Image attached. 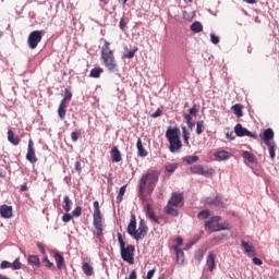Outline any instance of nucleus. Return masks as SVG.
<instances>
[{
    "mask_svg": "<svg viewBox=\"0 0 279 279\" xmlns=\"http://www.w3.org/2000/svg\"><path fill=\"white\" fill-rule=\"evenodd\" d=\"M205 204H208L209 206H217L218 208H226V202H223V198L220 195H217L215 198H206Z\"/></svg>",
    "mask_w": 279,
    "mask_h": 279,
    "instance_id": "12",
    "label": "nucleus"
},
{
    "mask_svg": "<svg viewBox=\"0 0 279 279\" xmlns=\"http://www.w3.org/2000/svg\"><path fill=\"white\" fill-rule=\"evenodd\" d=\"M136 51H138V48L134 47L133 50H130L126 54H124V58L132 60V58H134V56H136Z\"/></svg>",
    "mask_w": 279,
    "mask_h": 279,
    "instance_id": "40",
    "label": "nucleus"
},
{
    "mask_svg": "<svg viewBox=\"0 0 279 279\" xmlns=\"http://www.w3.org/2000/svg\"><path fill=\"white\" fill-rule=\"evenodd\" d=\"M8 141L11 143V145H21V137L19 135L14 134V131L9 130L8 131Z\"/></svg>",
    "mask_w": 279,
    "mask_h": 279,
    "instance_id": "18",
    "label": "nucleus"
},
{
    "mask_svg": "<svg viewBox=\"0 0 279 279\" xmlns=\"http://www.w3.org/2000/svg\"><path fill=\"white\" fill-rule=\"evenodd\" d=\"M66 104L64 102V100H61L59 108H58V114H59V119H61V121H64V119H66Z\"/></svg>",
    "mask_w": 279,
    "mask_h": 279,
    "instance_id": "20",
    "label": "nucleus"
},
{
    "mask_svg": "<svg viewBox=\"0 0 279 279\" xmlns=\"http://www.w3.org/2000/svg\"><path fill=\"white\" fill-rule=\"evenodd\" d=\"M146 217H149L151 221L155 223H159L158 218L156 217V213H154V207L151 203H146Z\"/></svg>",
    "mask_w": 279,
    "mask_h": 279,
    "instance_id": "16",
    "label": "nucleus"
},
{
    "mask_svg": "<svg viewBox=\"0 0 279 279\" xmlns=\"http://www.w3.org/2000/svg\"><path fill=\"white\" fill-rule=\"evenodd\" d=\"M136 148L138 150V156L145 157L147 156V150L143 147V140L138 137L137 143H136Z\"/></svg>",
    "mask_w": 279,
    "mask_h": 279,
    "instance_id": "28",
    "label": "nucleus"
},
{
    "mask_svg": "<svg viewBox=\"0 0 279 279\" xmlns=\"http://www.w3.org/2000/svg\"><path fill=\"white\" fill-rule=\"evenodd\" d=\"M166 138L169 143L171 154H175V151H180L182 149V140H180V130L178 126H169L166 131Z\"/></svg>",
    "mask_w": 279,
    "mask_h": 279,
    "instance_id": "4",
    "label": "nucleus"
},
{
    "mask_svg": "<svg viewBox=\"0 0 279 279\" xmlns=\"http://www.w3.org/2000/svg\"><path fill=\"white\" fill-rule=\"evenodd\" d=\"M274 130L266 129L263 133L259 134V138L264 141L265 145H271V141H274Z\"/></svg>",
    "mask_w": 279,
    "mask_h": 279,
    "instance_id": "13",
    "label": "nucleus"
},
{
    "mask_svg": "<svg viewBox=\"0 0 279 279\" xmlns=\"http://www.w3.org/2000/svg\"><path fill=\"white\" fill-rule=\"evenodd\" d=\"M267 147H269V156L271 160H274L276 158V147L271 143L270 145H267Z\"/></svg>",
    "mask_w": 279,
    "mask_h": 279,
    "instance_id": "41",
    "label": "nucleus"
},
{
    "mask_svg": "<svg viewBox=\"0 0 279 279\" xmlns=\"http://www.w3.org/2000/svg\"><path fill=\"white\" fill-rule=\"evenodd\" d=\"M183 119L186 121V123H191L193 121V117H191L189 113H184Z\"/></svg>",
    "mask_w": 279,
    "mask_h": 279,
    "instance_id": "54",
    "label": "nucleus"
},
{
    "mask_svg": "<svg viewBox=\"0 0 279 279\" xmlns=\"http://www.w3.org/2000/svg\"><path fill=\"white\" fill-rule=\"evenodd\" d=\"M190 116L197 117V107L194 105L190 110Z\"/></svg>",
    "mask_w": 279,
    "mask_h": 279,
    "instance_id": "51",
    "label": "nucleus"
},
{
    "mask_svg": "<svg viewBox=\"0 0 279 279\" xmlns=\"http://www.w3.org/2000/svg\"><path fill=\"white\" fill-rule=\"evenodd\" d=\"M147 230L149 229L147 228L145 220H141L138 229H136V217L132 216L126 232L132 239H134V241H143V239L147 236Z\"/></svg>",
    "mask_w": 279,
    "mask_h": 279,
    "instance_id": "2",
    "label": "nucleus"
},
{
    "mask_svg": "<svg viewBox=\"0 0 279 279\" xmlns=\"http://www.w3.org/2000/svg\"><path fill=\"white\" fill-rule=\"evenodd\" d=\"M71 219H73V216H72L71 214H64V215L62 216V221H63L64 223H69V221H71Z\"/></svg>",
    "mask_w": 279,
    "mask_h": 279,
    "instance_id": "49",
    "label": "nucleus"
},
{
    "mask_svg": "<svg viewBox=\"0 0 279 279\" xmlns=\"http://www.w3.org/2000/svg\"><path fill=\"white\" fill-rule=\"evenodd\" d=\"M129 279H136V270H133V271L130 274Z\"/></svg>",
    "mask_w": 279,
    "mask_h": 279,
    "instance_id": "62",
    "label": "nucleus"
},
{
    "mask_svg": "<svg viewBox=\"0 0 279 279\" xmlns=\"http://www.w3.org/2000/svg\"><path fill=\"white\" fill-rule=\"evenodd\" d=\"M82 269H83V272L85 274V276H93V274H95V271L93 269V265L88 262L83 264Z\"/></svg>",
    "mask_w": 279,
    "mask_h": 279,
    "instance_id": "24",
    "label": "nucleus"
},
{
    "mask_svg": "<svg viewBox=\"0 0 279 279\" xmlns=\"http://www.w3.org/2000/svg\"><path fill=\"white\" fill-rule=\"evenodd\" d=\"M37 247L39 248V252H41V254H46L45 246L41 243H37Z\"/></svg>",
    "mask_w": 279,
    "mask_h": 279,
    "instance_id": "59",
    "label": "nucleus"
},
{
    "mask_svg": "<svg viewBox=\"0 0 279 279\" xmlns=\"http://www.w3.org/2000/svg\"><path fill=\"white\" fill-rule=\"evenodd\" d=\"M29 265H34L35 267H40V258L38 255H29L28 256Z\"/></svg>",
    "mask_w": 279,
    "mask_h": 279,
    "instance_id": "29",
    "label": "nucleus"
},
{
    "mask_svg": "<svg viewBox=\"0 0 279 279\" xmlns=\"http://www.w3.org/2000/svg\"><path fill=\"white\" fill-rule=\"evenodd\" d=\"M162 114V111L160 109H157L153 114V119H158Z\"/></svg>",
    "mask_w": 279,
    "mask_h": 279,
    "instance_id": "56",
    "label": "nucleus"
},
{
    "mask_svg": "<svg viewBox=\"0 0 279 279\" xmlns=\"http://www.w3.org/2000/svg\"><path fill=\"white\" fill-rule=\"evenodd\" d=\"M175 242H177V246L180 247V245H182V243H183V240H182V238H177Z\"/></svg>",
    "mask_w": 279,
    "mask_h": 279,
    "instance_id": "61",
    "label": "nucleus"
},
{
    "mask_svg": "<svg viewBox=\"0 0 279 279\" xmlns=\"http://www.w3.org/2000/svg\"><path fill=\"white\" fill-rule=\"evenodd\" d=\"M118 241L120 245V254H121L122 260H124V263H129V265H134V252H135L134 245L132 244L126 245L121 233H118Z\"/></svg>",
    "mask_w": 279,
    "mask_h": 279,
    "instance_id": "5",
    "label": "nucleus"
},
{
    "mask_svg": "<svg viewBox=\"0 0 279 279\" xmlns=\"http://www.w3.org/2000/svg\"><path fill=\"white\" fill-rule=\"evenodd\" d=\"M10 267H12V263L8 262V260H3L0 264V268L1 269H10Z\"/></svg>",
    "mask_w": 279,
    "mask_h": 279,
    "instance_id": "46",
    "label": "nucleus"
},
{
    "mask_svg": "<svg viewBox=\"0 0 279 279\" xmlns=\"http://www.w3.org/2000/svg\"><path fill=\"white\" fill-rule=\"evenodd\" d=\"M43 263H44L45 267H47L48 269H51V267H53V263H51V260H49V257H45L43 259Z\"/></svg>",
    "mask_w": 279,
    "mask_h": 279,
    "instance_id": "48",
    "label": "nucleus"
},
{
    "mask_svg": "<svg viewBox=\"0 0 279 279\" xmlns=\"http://www.w3.org/2000/svg\"><path fill=\"white\" fill-rule=\"evenodd\" d=\"M156 184H158V172L148 171L140 179L138 191H146L147 195H151L154 193V189H156Z\"/></svg>",
    "mask_w": 279,
    "mask_h": 279,
    "instance_id": "3",
    "label": "nucleus"
},
{
    "mask_svg": "<svg viewBox=\"0 0 279 279\" xmlns=\"http://www.w3.org/2000/svg\"><path fill=\"white\" fill-rule=\"evenodd\" d=\"M183 196L182 194L173 193L171 199L169 201V206H180L182 203Z\"/></svg>",
    "mask_w": 279,
    "mask_h": 279,
    "instance_id": "19",
    "label": "nucleus"
},
{
    "mask_svg": "<svg viewBox=\"0 0 279 279\" xmlns=\"http://www.w3.org/2000/svg\"><path fill=\"white\" fill-rule=\"evenodd\" d=\"M72 217H82V207H76L72 211Z\"/></svg>",
    "mask_w": 279,
    "mask_h": 279,
    "instance_id": "44",
    "label": "nucleus"
},
{
    "mask_svg": "<svg viewBox=\"0 0 279 279\" xmlns=\"http://www.w3.org/2000/svg\"><path fill=\"white\" fill-rule=\"evenodd\" d=\"M234 132L236 136H240V137L248 136V138H258V135H256V133H252L246 128H243L242 124H236L234 126Z\"/></svg>",
    "mask_w": 279,
    "mask_h": 279,
    "instance_id": "10",
    "label": "nucleus"
},
{
    "mask_svg": "<svg viewBox=\"0 0 279 279\" xmlns=\"http://www.w3.org/2000/svg\"><path fill=\"white\" fill-rule=\"evenodd\" d=\"M75 171H77V173L82 171V163L80 161L75 162Z\"/></svg>",
    "mask_w": 279,
    "mask_h": 279,
    "instance_id": "58",
    "label": "nucleus"
},
{
    "mask_svg": "<svg viewBox=\"0 0 279 279\" xmlns=\"http://www.w3.org/2000/svg\"><path fill=\"white\" fill-rule=\"evenodd\" d=\"M210 41L213 43V45H219V36L215 35V34H210Z\"/></svg>",
    "mask_w": 279,
    "mask_h": 279,
    "instance_id": "47",
    "label": "nucleus"
},
{
    "mask_svg": "<svg viewBox=\"0 0 279 279\" xmlns=\"http://www.w3.org/2000/svg\"><path fill=\"white\" fill-rule=\"evenodd\" d=\"M190 171L195 175H205V178H208V175H213V169L204 170V166L202 165L191 166Z\"/></svg>",
    "mask_w": 279,
    "mask_h": 279,
    "instance_id": "11",
    "label": "nucleus"
},
{
    "mask_svg": "<svg viewBox=\"0 0 279 279\" xmlns=\"http://www.w3.org/2000/svg\"><path fill=\"white\" fill-rule=\"evenodd\" d=\"M195 258H196V260L201 262L202 258H204V252L198 251V252L195 254Z\"/></svg>",
    "mask_w": 279,
    "mask_h": 279,
    "instance_id": "53",
    "label": "nucleus"
},
{
    "mask_svg": "<svg viewBox=\"0 0 279 279\" xmlns=\"http://www.w3.org/2000/svg\"><path fill=\"white\" fill-rule=\"evenodd\" d=\"M230 153L228 150H219L214 154L216 160H228L230 158Z\"/></svg>",
    "mask_w": 279,
    "mask_h": 279,
    "instance_id": "21",
    "label": "nucleus"
},
{
    "mask_svg": "<svg viewBox=\"0 0 279 279\" xmlns=\"http://www.w3.org/2000/svg\"><path fill=\"white\" fill-rule=\"evenodd\" d=\"M72 206H73V201H71L69 195H65L63 197V210H65V213H71V207Z\"/></svg>",
    "mask_w": 279,
    "mask_h": 279,
    "instance_id": "23",
    "label": "nucleus"
},
{
    "mask_svg": "<svg viewBox=\"0 0 279 279\" xmlns=\"http://www.w3.org/2000/svg\"><path fill=\"white\" fill-rule=\"evenodd\" d=\"M100 61L106 69L110 72L117 71V58L114 57V51L110 48V41L105 40L104 46L100 49Z\"/></svg>",
    "mask_w": 279,
    "mask_h": 279,
    "instance_id": "1",
    "label": "nucleus"
},
{
    "mask_svg": "<svg viewBox=\"0 0 279 279\" xmlns=\"http://www.w3.org/2000/svg\"><path fill=\"white\" fill-rule=\"evenodd\" d=\"M53 258L56 260L58 269H62V265H64V256H62L58 252H54Z\"/></svg>",
    "mask_w": 279,
    "mask_h": 279,
    "instance_id": "25",
    "label": "nucleus"
},
{
    "mask_svg": "<svg viewBox=\"0 0 279 279\" xmlns=\"http://www.w3.org/2000/svg\"><path fill=\"white\" fill-rule=\"evenodd\" d=\"M0 215L3 219H11L12 217V206L2 205L0 206Z\"/></svg>",
    "mask_w": 279,
    "mask_h": 279,
    "instance_id": "17",
    "label": "nucleus"
},
{
    "mask_svg": "<svg viewBox=\"0 0 279 279\" xmlns=\"http://www.w3.org/2000/svg\"><path fill=\"white\" fill-rule=\"evenodd\" d=\"M187 128L190 130H193V128H195V123H193V121L192 122H187Z\"/></svg>",
    "mask_w": 279,
    "mask_h": 279,
    "instance_id": "64",
    "label": "nucleus"
},
{
    "mask_svg": "<svg viewBox=\"0 0 279 279\" xmlns=\"http://www.w3.org/2000/svg\"><path fill=\"white\" fill-rule=\"evenodd\" d=\"M26 160L32 165H36L38 162V157H36V148H34V140L28 141Z\"/></svg>",
    "mask_w": 279,
    "mask_h": 279,
    "instance_id": "9",
    "label": "nucleus"
},
{
    "mask_svg": "<svg viewBox=\"0 0 279 279\" xmlns=\"http://www.w3.org/2000/svg\"><path fill=\"white\" fill-rule=\"evenodd\" d=\"M20 191L22 193H25V191H27V183H24L23 185H21Z\"/></svg>",
    "mask_w": 279,
    "mask_h": 279,
    "instance_id": "60",
    "label": "nucleus"
},
{
    "mask_svg": "<svg viewBox=\"0 0 279 279\" xmlns=\"http://www.w3.org/2000/svg\"><path fill=\"white\" fill-rule=\"evenodd\" d=\"M45 34V31H33L29 35H28V47L29 49H36V47H38V44L40 43V40H43V35Z\"/></svg>",
    "mask_w": 279,
    "mask_h": 279,
    "instance_id": "8",
    "label": "nucleus"
},
{
    "mask_svg": "<svg viewBox=\"0 0 279 279\" xmlns=\"http://www.w3.org/2000/svg\"><path fill=\"white\" fill-rule=\"evenodd\" d=\"M253 263H254V265H258V266L263 265V260L258 257H254Z\"/></svg>",
    "mask_w": 279,
    "mask_h": 279,
    "instance_id": "57",
    "label": "nucleus"
},
{
    "mask_svg": "<svg viewBox=\"0 0 279 279\" xmlns=\"http://www.w3.org/2000/svg\"><path fill=\"white\" fill-rule=\"evenodd\" d=\"M197 217H198L201 220L208 219V218L210 217V210L204 209V210H202V211L198 213Z\"/></svg>",
    "mask_w": 279,
    "mask_h": 279,
    "instance_id": "36",
    "label": "nucleus"
},
{
    "mask_svg": "<svg viewBox=\"0 0 279 279\" xmlns=\"http://www.w3.org/2000/svg\"><path fill=\"white\" fill-rule=\"evenodd\" d=\"M173 250L177 254V263H180L181 260H184V251H182L179 246H173Z\"/></svg>",
    "mask_w": 279,
    "mask_h": 279,
    "instance_id": "31",
    "label": "nucleus"
},
{
    "mask_svg": "<svg viewBox=\"0 0 279 279\" xmlns=\"http://www.w3.org/2000/svg\"><path fill=\"white\" fill-rule=\"evenodd\" d=\"M219 221H221V217L214 216L210 218L209 221L205 223V227H207L208 230H210L211 232H219L220 230H230L229 223L219 225Z\"/></svg>",
    "mask_w": 279,
    "mask_h": 279,
    "instance_id": "7",
    "label": "nucleus"
},
{
    "mask_svg": "<svg viewBox=\"0 0 279 279\" xmlns=\"http://www.w3.org/2000/svg\"><path fill=\"white\" fill-rule=\"evenodd\" d=\"M119 27L122 32H125V29L128 27V22L125 21V17H121L120 23H119Z\"/></svg>",
    "mask_w": 279,
    "mask_h": 279,
    "instance_id": "43",
    "label": "nucleus"
},
{
    "mask_svg": "<svg viewBox=\"0 0 279 279\" xmlns=\"http://www.w3.org/2000/svg\"><path fill=\"white\" fill-rule=\"evenodd\" d=\"M173 206L169 205L166 207V213L167 215H172L173 217H178V211L175 210V208H172Z\"/></svg>",
    "mask_w": 279,
    "mask_h": 279,
    "instance_id": "38",
    "label": "nucleus"
},
{
    "mask_svg": "<svg viewBox=\"0 0 279 279\" xmlns=\"http://www.w3.org/2000/svg\"><path fill=\"white\" fill-rule=\"evenodd\" d=\"M242 158H245L246 160H248V162H254V160H256V158L254 157V155L247 150H244L242 153Z\"/></svg>",
    "mask_w": 279,
    "mask_h": 279,
    "instance_id": "35",
    "label": "nucleus"
},
{
    "mask_svg": "<svg viewBox=\"0 0 279 279\" xmlns=\"http://www.w3.org/2000/svg\"><path fill=\"white\" fill-rule=\"evenodd\" d=\"M93 226L96 230L97 239L104 236V220L101 218V209L99 208V203L94 202V214H93Z\"/></svg>",
    "mask_w": 279,
    "mask_h": 279,
    "instance_id": "6",
    "label": "nucleus"
},
{
    "mask_svg": "<svg viewBox=\"0 0 279 279\" xmlns=\"http://www.w3.org/2000/svg\"><path fill=\"white\" fill-rule=\"evenodd\" d=\"M71 138H72L73 143H77V141L80 138V133L78 132H72L71 133Z\"/></svg>",
    "mask_w": 279,
    "mask_h": 279,
    "instance_id": "50",
    "label": "nucleus"
},
{
    "mask_svg": "<svg viewBox=\"0 0 279 279\" xmlns=\"http://www.w3.org/2000/svg\"><path fill=\"white\" fill-rule=\"evenodd\" d=\"M190 140H191V137H183V141H184L185 145H187V147H191V144L189 142Z\"/></svg>",
    "mask_w": 279,
    "mask_h": 279,
    "instance_id": "63",
    "label": "nucleus"
},
{
    "mask_svg": "<svg viewBox=\"0 0 279 279\" xmlns=\"http://www.w3.org/2000/svg\"><path fill=\"white\" fill-rule=\"evenodd\" d=\"M216 258H217V255L215 253H213V252L208 253V256H207V259H206V265H207L209 271H215V267H216L215 260H216Z\"/></svg>",
    "mask_w": 279,
    "mask_h": 279,
    "instance_id": "14",
    "label": "nucleus"
},
{
    "mask_svg": "<svg viewBox=\"0 0 279 279\" xmlns=\"http://www.w3.org/2000/svg\"><path fill=\"white\" fill-rule=\"evenodd\" d=\"M183 137H191V132L186 129V126H182Z\"/></svg>",
    "mask_w": 279,
    "mask_h": 279,
    "instance_id": "52",
    "label": "nucleus"
},
{
    "mask_svg": "<svg viewBox=\"0 0 279 279\" xmlns=\"http://www.w3.org/2000/svg\"><path fill=\"white\" fill-rule=\"evenodd\" d=\"M125 189H128V185H123L120 187L118 196H117L118 204H121V202H123V195H125Z\"/></svg>",
    "mask_w": 279,
    "mask_h": 279,
    "instance_id": "32",
    "label": "nucleus"
},
{
    "mask_svg": "<svg viewBox=\"0 0 279 279\" xmlns=\"http://www.w3.org/2000/svg\"><path fill=\"white\" fill-rule=\"evenodd\" d=\"M204 133V121H197L196 122V134H203Z\"/></svg>",
    "mask_w": 279,
    "mask_h": 279,
    "instance_id": "39",
    "label": "nucleus"
},
{
    "mask_svg": "<svg viewBox=\"0 0 279 279\" xmlns=\"http://www.w3.org/2000/svg\"><path fill=\"white\" fill-rule=\"evenodd\" d=\"M155 274H156V268L149 270V271L147 272V275H146V278H147V279H151V278H154V275H155Z\"/></svg>",
    "mask_w": 279,
    "mask_h": 279,
    "instance_id": "55",
    "label": "nucleus"
},
{
    "mask_svg": "<svg viewBox=\"0 0 279 279\" xmlns=\"http://www.w3.org/2000/svg\"><path fill=\"white\" fill-rule=\"evenodd\" d=\"M167 173H173L178 169V163H168L165 167Z\"/></svg>",
    "mask_w": 279,
    "mask_h": 279,
    "instance_id": "37",
    "label": "nucleus"
},
{
    "mask_svg": "<svg viewBox=\"0 0 279 279\" xmlns=\"http://www.w3.org/2000/svg\"><path fill=\"white\" fill-rule=\"evenodd\" d=\"M21 260L19 258H16L13 263H11V267L12 269H21Z\"/></svg>",
    "mask_w": 279,
    "mask_h": 279,
    "instance_id": "45",
    "label": "nucleus"
},
{
    "mask_svg": "<svg viewBox=\"0 0 279 279\" xmlns=\"http://www.w3.org/2000/svg\"><path fill=\"white\" fill-rule=\"evenodd\" d=\"M231 110L233 111V114H235V117L241 118L243 117V106L235 104L231 107Z\"/></svg>",
    "mask_w": 279,
    "mask_h": 279,
    "instance_id": "27",
    "label": "nucleus"
},
{
    "mask_svg": "<svg viewBox=\"0 0 279 279\" xmlns=\"http://www.w3.org/2000/svg\"><path fill=\"white\" fill-rule=\"evenodd\" d=\"M241 245H242L244 252H246V254H254L255 248L252 243H248L245 240H242Z\"/></svg>",
    "mask_w": 279,
    "mask_h": 279,
    "instance_id": "22",
    "label": "nucleus"
},
{
    "mask_svg": "<svg viewBox=\"0 0 279 279\" xmlns=\"http://www.w3.org/2000/svg\"><path fill=\"white\" fill-rule=\"evenodd\" d=\"M101 73H104V68H94L90 70L89 77L99 80V77H101Z\"/></svg>",
    "mask_w": 279,
    "mask_h": 279,
    "instance_id": "26",
    "label": "nucleus"
},
{
    "mask_svg": "<svg viewBox=\"0 0 279 279\" xmlns=\"http://www.w3.org/2000/svg\"><path fill=\"white\" fill-rule=\"evenodd\" d=\"M191 31L194 32L195 34H199L201 32H204V26L199 22H194L191 25Z\"/></svg>",
    "mask_w": 279,
    "mask_h": 279,
    "instance_id": "30",
    "label": "nucleus"
},
{
    "mask_svg": "<svg viewBox=\"0 0 279 279\" xmlns=\"http://www.w3.org/2000/svg\"><path fill=\"white\" fill-rule=\"evenodd\" d=\"M140 199L142 201V202H146L147 204H149V202H151V197H147L146 195H145V191H140Z\"/></svg>",
    "mask_w": 279,
    "mask_h": 279,
    "instance_id": "42",
    "label": "nucleus"
},
{
    "mask_svg": "<svg viewBox=\"0 0 279 279\" xmlns=\"http://www.w3.org/2000/svg\"><path fill=\"white\" fill-rule=\"evenodd\" d=\"M199 160L198 156H186L183 158V162H186L187 165H193V162H197Z\"/></svg>",
    "mask_w": 279,
    "mask_h": 279,
    "instance_id": "34",
    "label": "nucleus"
},
{
    "mask_svg": "<svg viewBox=\"0 0 279 279\" xmlns=\"http://www.w3.org/2000/svg\"><path fill=\"white\" fill-rule=\"evenodd\" d=\"M72 98H73V93L71 92L70 88H65L64 89V97L61 101H64V104H66V101H71Z\"/></svg>",
    "mask_w": 279,
    "mask_h": 279,
    "instance_id": "33",
    "label": "nucleus"
},
{
    "mask_svg": "<svg viewBox=\"0 0 279 279\" xmlns=\"http://www.w3.org/2000/svg\"><path fill=\"white\" fill-rule=\"evenodd\" d=\"M112 162H121L123 157L121 156V150L117 146L112 147L110 150Z\"/></svg>",
    "mask_w": 279,
    "mask_h": 279,
    "instance_id": "15",
    "label": "nucleus"
}]
</instances>
